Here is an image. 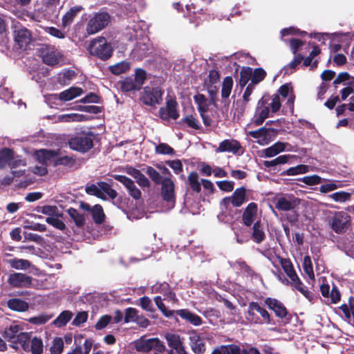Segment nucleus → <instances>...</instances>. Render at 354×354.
I'll use <instances>...</instances> for the list:
<instances>
[{
  "instance_id": "nucleus-1",
  "label": "nucleus",
  "mask_w": 354,
  "mask_h": 354,
  "mask_svg": "<svg viewBox=\"0 0 354 354\" xmlns=\"http://www.w3.org/2000/svg\"><path fill=\"white\" fill-rule=\"evenodd\" d=\"M20 346L26 352H30L32 354H43L44 345L41 338L32 337L30 333L22 334L21 335Z\"/></svg>"
},
{
  "instance_id": "nucleus-2",
  "label": "nucleus",
  "mask_w": 354,
  "mask_h": 354,
  "mask_svg": "<svg viewBox=\"0 0 354 354\" xmlns=\"http://www.w3.org/2000/svg\"><path fill=\"white\" fill-rule=\"evenodd\" d=\"M89 52L102 59H107L111 56L113 49L104 37H100L91 41Z\"/></svg>"
},
{
  "instance_id": "nucleus-3",
  "label": "nucleus",
  "mask_w": 354,
  "mask_h": 354,
  "mask_svg": "<svg viewBox=\"0 0 354 354\" xmlns=\"http://www.w3.org/2000/svg\"><path fill=\"white\" fill-rule=\"evenodd\" d=\"M109 15L106 12L94 14L89 19L86 26L88 35L95 34L104 28L109 22Z\"/></svg>"
},
{
  "instance_id": "nucleus-4",
  "label": "nucleus",
  "mask_w": 354,
  "mask_h": 354,
  "mask_svg": "<svg viewBox=\"0 0 354 354\" xmlns=\"http://www.w3.org/2000/svg\"><path fill=\"white\" fill-rule=\"evenodd\" d=\"M70 147L75 151L85 152L93 147L91 136L86 133H79L68 140Z\"/></svg>"
},
{
  "instance_id": "nucleus-5",
  "label": "nucleus",
  "mask_w": 354,
  "mask_h": 354,
  "mask_svg": "<svg viewBox=\"0 0 354 354\" xmlns=\"http://www.w3.org/2000/svg\"><path fill=\"white\" fill-rule=\"evenodd\" d=\"M162 94L163 92L159 87L146 86L144 88L141 100L147 105L156 106L161 103Z\"/></svg>"
},
{
  "instance_id": "nucleus-6",
  "label": "nucleus",
  "mask_w": 354,
  "mask_h": 354,
  "mask_svg": "<svg viewBox=\"0 0 354 354\" xmlns=\"http://www.w3.org/2000/svg\"><path fill=\"white\" fill-rule=\"evenodd\" d=\"M277 132L274 129L261 127L256 131H248V135L254 138L260 145H266L274 139Z\"/></svg>"
},
{
  "instance_id": "nucleus-7",
  "label": "nucleus",
  "mask_w": 354,
  "mask_h": 354,
  "mask_svg": "<svg viewBox=\"0 0 354 354\" xmlns=\"http://www.w3.org/2000/svg\"><path fill=\"white\" fill-rule=\"evenodd\" d=\"M27 332H23V328L17 324H11L7 327L2 333L3 337L10 342L13 348L17 349V345H20L21 335L28 334Z\"/></svg>"
},
{
  "instance_id": "nucleus-8",
  "label": "nucleus",
  "mask_w": 354,
  "mask_h": 354,
  "mask_svg": "<svg viewBox=\"0 0 354 354\" xmlns=\"http://www.w3.org/2000/svg\"><path fill=\"white\" fill-rule=\"evenodd\" d=\"M161 184V196L167 203L168 209H171L175 205L174 183L171 178H164Z\"/></svg>"
},
{
  "instance_id": "nucleus-9",
  "label": "nucleus",
  "mask_w": 354,
  "mask_h": 354,
  "mask_svg": "<svg viewBox=\"0 0 354 354\" xmlns=\"http://www.w3.org/2000/svg\"><path fill=\"white\" fill-rule=\"evenodd\" d=\"M351 217L345 212H337L335 213L331 222V227L336 233H342L349 227Z\"/></svg>"
},
{
  "instance_id": "nucleus-10",
  "label": "nucleus",
  "mask_w": 354,
  "mask_h": 354,
  "mask_svg": "<svg viewBox=\"0 0 354 354\" xmlns=\"http://www.w3.org/2000/svg\"><path fill=\"white\" fill-rule=\"evenodd\" d=\"M178 103L175 99L171 97L167 98L166 106L161 107L159 110V115L164 120H169L170 119L176 120L179 117L177 110Z\"/></svg>"
},
{
  "instance_id": "nucleus-11",
  "label": "nucleus",
  "mask_w": 354,
  "mask_h": 354,
  "mask_svg": "<svg viewBox=\"0 0 354 354\" xmlns=\"http://www.w3.org/2000/svg\"><path fill=\"white\" fill-rule=\"evenodd\" d=\"M135 348L138 351L148 352L151 349L161 351L165 346L158 338H141L136 342Z\"/></svg>"
},
{
  "instance_id": "nucleus-12",
  "label": "nucleus",
  "mask_w": 354,
  "mask_h": 354,
  "mask_svg": "<svg viewBox=\"0 0 354 354\" xmlns=\"http://www.w3.org/2000/svg\"><path fill=\"white\" fill-rule=\"evenodd\" d=\"M32 281L31 277L21 272L12 273L8 279V283L15 288L30 287Z\"/></svg>"
},
{
  "instance_id": "nucleus-13",
  "label": "nucleus",
  "mask_w": 354,
  "mask_h": 354,
  "mask_svg": "<svg viewBox=\"0 0 354 354\" xmlns=\"http://www.w3.org/2000/svg\"><path fill=\"white\" fill-rule=\"evenodd\" d=\"M124 322H136L140 326L146 328L149 324V321L140 312L133 308H128L125 310Z\"/></svg>"
},
{
  "instance_id": "nucleus-14",
  "label": "nucleus",
  "mask_w": 354,
  "mask_h": 354,
  "mask_svg": "<svg viewBox=\"0 0 354 354\" xmlns=\"http://www.w3.org/2000/svg\"><path fill=\"white\" fill-rule=\"evenodd\" d=\"M113 178L121 183L127 189L129 194L134 199L138 200L141 198V192L136 187L134 182L128 177L122 175H113Z\"/></svg>"
},
{
  "instance_id": "nucleus-15",
  "label": "nucleus",
  "mask_w": 354,
  "mask_h": 354,
  "mask_svg": "<svg viewBox=\"0 0 354 354\" xmlns=\"http://www.w3.org/2000/svg\"><path fill=\"white\" fill-rule=\"evenodd\" d=\"M165 338L169 346L172 348L168 354H187L183 345L182 339L178 335L167 333Z\"/></svg>"
},
{
  "instance_id": "nucleus-16",
  "label": "nucleus",
  "mask_w": 354,
  "mask_h": 354,
  "mask_svg": "<svg viewBox=\"0 0 354 354\" xmlns=\"http://www.w3.org/2000/svg\"><path fill=\"white\" fill-rule=\"evenodd\" d=\"M300 203V199L293 196L280 197L277 198L275 207L279 211H291Z\"/></svg>"
},
{
  "instance_id": "nucleus-17",
  "label": "nucleus",
  "mask_w": 354,
  "mask_h": 354,
  "mask_svg": "<svg viewBox=\"0 0 354 354\" xmlns=\"http://www.w3.org/2000/svg\"><path fill=\"white\" fill-rule=\"evenodd\" d=\"M42 60L49 66L57 64L62 57L61 53L54 47H46L42 49Z\"/></svg>"
},
{
  "instance_id": "nucleus-18",
  "label": "nucleus",
  "mask_w": 354,
  "mask_h": 354,
  "mask_svg": "<svg viewBox=\"0 0 354 354\" xmlns=\"http://www.w3.org/2000/svg\"><path fill=\"white\" fill-rule=\"evenodd\" d=\"M259 101L261 102V104L266 106L269 109V112L271 111L272 113L277 112L281 106V101L278 94H274L271 96L265 95Z\"/></svg>"
},
{
  "instance_id": "nucleus-19",
  "label": "nucleus",
  "mask_w": 354,
  "mask_h": 354,
  "mask_svg": "<svg viewBox=\"0 0 354 354\" xmlns=\"http://www.w3.org/2000/svg\"><path fill=\"white\" fill-rule=\"evenodd\" d=\"M153 292L161 293L165 296L164 299H167L172 302L177 301L175 293L171 290L169 285L166 283H156L151 286Z\"/></svg>"
},
{
  "instance_id": "nucleus-20",
  "label": "nucleus",
  "mask_w": 354,
  "mask_h": 354,
  "mask_svg": "<svg viewBox=\"0 0 354 354\" xmlns=\"http://www.w3.org/2000/svg\"><path fill=\"white\" fill-rule=\"evenodd\" d=\"M255 312L259 313L266 323L268 324L270 322V315L266 309L261 308L259 304L256 302L250 303L248 310V319L251 322L257 323L258 321L254 317Z\"/></svg>"
},
{
  "instance_id": "nucleus-21",
  "label": "nucleus",
  "mask_w": 354,
  "mask_h": 354,
  "mask_svg": "<svg viewBox=\"0 0 354 354\" xmlns=\"http://www.w3.org/2000/svg\"><path fill=\"white\" fill-rule=\"evenodd\" d=\"M269 109L264 105L261 104V102L259 100L251 124L255 126L261 125L266 119L269 117Z\"/></svg>"
},
{
  "instance_id": "nucleus-22",
  "label": "nucleus",
  "mask_w": 354,
  "mask_h": 354,
  "mask_svg": "<svg viewBox=\"0 0 354 354\" xmlns=\"http://www.w3.org/2000/svg\"><path fill=\"white\" fill-rule=\"evenodd\" d=\"M191 346L195 353H203L205 351L204 336L193 331L190 333Z\"/></svg>"
},
{
  "instance_id": "nucleus-23",
  "label": "nucleus",
  "mask_w": 354,
  "mask_h": 354,
  "mask_svg": "<svg viewBox=\"0 0 354 354\" xmlns=\"http://www.w3.org/2000/svg\"><path fill=\"white\" fill-rule=\"evenodd\" d=\"M241 147L239 142L235 140H225L222 141L218 147L216 149V152H230L234 154L239 153Z\"/></svg>"
},
{
  "instance_id": "nucleus-24",
  "label": "nucleus",
  "mask_w": 354,
  "mask_h": 354,
  "mask_svg": "<svg viewBox=\"0 0 354 354\" xmlns=\"http://www.w3.org/2000/svg\"><path fill=\"white\" fill-rule=\"evenodd\" d=\"M290 147V145L287 142H277L272 146L263 149V153L266 158H272L281 152L290 151V149L288 148Z\"/></svg>"
},
{
  "instance_id": "nucleus-25",
  "label": "nucleus",
  "mask_w": 354,
  "mask_h": 354,
  "mask_svg": "<svg viewBox=\"0 0 354 354\" xmlns=\"http://www.w3.org/2000/svg\"><path fill=\"white\" fill-rule=\"evenodd\" d=\"M15 40L20 48H26L30 43L31 36L26 28H19L15 31Z\"/></svg>"
},
{
  "instance_id": "nucleus-26",
  "label": "nucleus",
  "mask_w": 354,
  "mask_h": 354,
  "mask_svg": "<svg viewBox=\"0 0 354 354\" xmlns=\"http://www.w3.org/2000/svg\"><path fill=\"white\" fill-rule=\"evenodd\" d=\"M175 313L180 316L183 319L195 326L202 324L203 322L201 317L187 309L177 310L175 311Z\"/></svg>"
},
{
  "instance_id": "nucleus-27",
  "label": "nucleus",
  "mask_w": 354,
  "mask_h": 354,
  "mask_svg": "<svg viewBox=\"0 0 354 354\" xmlns=\"http://www.w3.org/2000/svg\"><path fill=\"white\" fill-rule=\"evenodd\" d=\"M245 199V189L243 187L236 189L232 197L225 198L223 202L225 204L231 203L234 207H240Z\"/></svg>"
},
{
  "instance_id": "nucleus-28",
  "label": "nucleus",
  "mask_w": 354,
  "mask_h": 354,
  "mask_svg": "<svg viewBox=\"0 0 354 354\" xmlns=\"http://www.w3.org/2000/svg\"><path fill=\"white\" fill-rule=\"evenodd\" d=\"M266 304L269 307L270 309L272 310L275 315L279 317H285L287 315V310L283 304L272 298H267L265 300Z\"/></svg>"
},
{
  "instance_id": "nucleus-29",
  "label": "nucleus",
  "mask_w": 354,
  "mask_h": 354,
  "mask_svg": "<svg viewBox=\"0 0 354 354\" xmlns=\"http://www.w3.org/2000/svg\"><path fill=\"white\" fill-rule=\"evenodd\" d=\"M257 214V205L255 203H250L243 214V222L247 225H251L255 221Z\"/></svg>"
},
{
  "instance_id": "nucleus-30",
  "label": "nucleus",
  "mask_w": 354,
  "mask_h": 354,
  "mask_svg": "<svg viewBox=\"0 0 354 354\" xmlns=\"http://www.w3.org/2000/svg\"><path fill=\"white\" fill-rule=\"evenodd\" d=\"M278 95H281L284 98H288L287 105L289 107L290 111H293V103L295 100V95L292 92V88L290 84L282 85L278 90Z\"/></svg>"
},
{
  "instance_id": "nucleus-31",
  "label": "nucleus",
  "mask_w": 354,
  "mask_h": 354,
  "mask_svg": "<svg viewBox=\"0 0 354 354\" xmlns=\"http://www.w3.org/2000/svg\"><path fill=\"white\" fill-rule=\"evenodd\" d=\"M125 171L127 174L134 178L140 186L147 187L150 185L149 180L140 172V170L132 167H128L125 169Z\"/></svg>"
},
{
  "instance_id": "nucleus-32",
  "label": "nucleus",
  "mask_w": 354,
  "mask_h": 354,
  "mask_svg": "<svg viewBox=\"0 0 354 354\" xmlns=\"http://www.w3.org/2000/svg\"><path fill=\"white\" fill-rule=\"evenodd\" d=\"M84 93L82 88L80 87L72 86L59 94V99L62 101H69L80 96Z\"/></svg>"
},
{
  "instance_id": "nucleus-33",
  "label": "nucleus",
  "mask_w": 354,
  "mask_h": 354,
  "mask_svg": "<svg viewBox=\"0 0 354 354\" xmlns=\"http://www.w3.org/2000/svg\"><path fill=\"white\" fill-rule=\"evenodd\" d=\"M26 165V162L24 159L21 158L20 156L15 155L13 158L10 165L9 166L12 169V174L14 177H20L24 176L26 174V169H19L17 170L18 167H25Z\"/></svg>"
},
{
  "instance_id": "nucleus-34",
  "label": "nucleus",
  "mask_w": 354,
  "mask_h": 354,
  "mask_svg": "<svg viewBox=\"0 0 354 354\" xmlns=\"http://www.w3.org/2000/svg\"><path fill=\"white\" fill-rule=\"evenodd\" d=\"M13 150L4 148L0 151V167L3 168L6 165L10 166L13 158L15 156Z\"/></svg>"
},
{
  "instance_id": "nucleus-35",
  "label": "nucleus",
  "mask_w": 354,
  "mask_h": 354,
  "mask_svg": "<svg viewBox=\"0 0 354 354\" xmlns=\"http://www.w3.org/2000/svg\"><path fill=\"white\" fill-rule=\"evenodd\" d=\"M279 262L290 281H295L298 276L294 270L292 263L289 260L283 258H279Z\"/></svg>"
},
{
  "instance_id": "nucleus-36",
  "label": "nucleus",
  "mask_w": 354,
  "mask_h": 354,
  "mask_svg": "<svg viewBox=\"0 0 354 354\" xmlns=\"http://www.w3.org/2000/svg\"><path fill=\"white\" fill-rule=\"evenodd\" d=\"M149 50V45L145 43H138L131 51V55L133 58L142 59L146 57Z\"/></svg>"
},
{
  "instance_id": "nucleus-37",
  "label": "nucleus",
  "mask_w": 354,
  "mask_h": 354,
  "mask_svg": "<svg viewBox=\"0 0 354 354\" xmlns=\"http://www.w3.org/2000/svg\"><path fill=\"white\" fill-rule=\"evenodd\" d=\"M57 153L52 150L41 149L35 153V157L42 164H46L52 158H55Z\"/></svg>"
},
{
  "instance_id": "nucleus-38",
  "label": "nucleus",
  "mask_w": 354,
  "mask_h": 354,
  "mask_svg": "<svg viewBox=\"0 0 354 354\" xmlns=\"http://www.w3.org/2000/svg\"><path fill=\"white\" fill-rule=\"evenodd\" d=\"M8 306L13 310L24 312L28 310V304L20 299H10L8 301Z\"/></svg>"
},
{
  "instance_id": "nucleus-39",
  "label": "nucleus",
  "mask_w": 354,
  "mask_h": 354,
  "mask_svg": "<svg viewBox=\"0 0 354 354\" xmlns=\"http://www.w3.org/2000/svg\"><path fill=\"white\" fill-rule=\"evenodd\" d=\"M194 102L197 104V108L200 113H207L209 101L203 94H197L194 97Z\"/></svg>"
},
{
  "instance_id": "nucleus-40",
  "label": "nucleus",
  "mask_w": 354,
  "mask_h": 354,
  "mask_svg": "<svg viewBox=\"0 0 354 354\" xmlns=\"http://www.w3.org/2000/svg\"><path fill=\"white\" fill-rule=\"evenodd\" d=\"M131 63L127 61H122L114 65L109 66L110 71L114 75H120L126 73L131 68Z\"/></svg>"
},
{
  "instance_id": "nucleus-41",
  "label": "nucleus",
  "mask_w": 354,
  "mask_h": 354,
  "mask_svg": "<svg viewBox=\"0 0 354 354\" xmlns=\"http://www.w3.org/2000/svg\"><path fill=\"white\" fill-rule=\"evenodd\" d=\"M8 263L11 268L16 270H26L31 266V263L29 261L22 259H11L8 260Z\"/></svg>"
},
{
  "instance_id": "nucleus-42",
  "label": "nucleus",
  "mask_w": 354,
  "mask_h": 354,
  "mask_svg": "<svg viewBox=\"0 0 354 354\" xmlns=\"http://www.w3.org/2000/svg\"><path fill=\"white\" fill-rule=\"evenodd\" d=\"M265 232L260 222L257 221L253 226L252 239L257 243H261L265 239Z\"/></svg>"
},
{
  "instance_id": "nucleus-43",
  "label": "nucleus",
  "mask_w": 354,
  "mask_h": 354,
  "mask_svg": "<svg viewBox=\"0 0 354 354\" xmlns=\"http://www.w3.org/2000/svg\"><path fill=\"white\" fill-rule=\"evenodd\" d=\"M82 10V7L77 6L71 8L62 18V26H69L73 21L77 12Z\"/></svg>"
},
{
  "instance_id": "nucleus-44",
  "label": "nucleus",
  "mask_w": 354,
  "mask_h": 354,
  "mask_svg": "<svg viewBox=\"0 0 354 354\" xmlns=\"http://www.w3.org/2000/svg\"><path fill=\"white\" fill-rule=\"evenodd\" d=\"M64 346V340L60 337H55L52 341V344L50 347V354H61L63 352Z\"/></svg>"
},
{
  "instance_id": "nucleus-45",
  "label": "nucleus",
  "mask_w": 354,
  "mask_h": 354,
  "mask_svg": "<svg viewBox=\"0 0 354 354\" xmlns=\"http://www.w3.org/2000/svg\"><path fill=\"white\" fill-rule=\"evenodd\" d=\"M73 313L69 310L63 311L54 321L53 324L57 327L65 326L72 318Z\"/></svg>"
},
{
  "instance_id": "nucleus-46",
  "label": "nucleus",
  "mask_w": 354,
  "mask_h": 354,
  "mask_svg": "<svg viewBox=\"0 0 354 354\" xmlns=\"http://www.w3.org/2000/svg\"><path fill=\"white\" fill-rule=\"evenodd\" d=\"M310 171V167L306 165H299L295 167H290L283 173L288 176H295L304 174Z\"/></svg>"
},
{
  "instance_id": "nucleus-47",
  "label": "nucleus",
  "mask_w": 354,
  "mask_h": 354,
  "mask_svg": "<svg viewBox=\"0 0 354 354\" xmlns=\"http://www.w3.org/2000/svg\"><path fill=\"white\" fill-rule=\"evenodd\" d=\"M233 80L231 77H226L223 81L221 88V96L223 98H227L232 91Z\"/></svg>"
},
{
  "instance_id": "nucleus-48",
  "label": "nucleus",
  "mask_w": 354,
  "mask_h": 354,
  "mask_svg": "<svg viewBox=\"0 0 354 354\" xmlns=\"http://www.w3.org/2000/svg\"><path fill=\"white\" fill-rule=\"evenodd\" d=\"M212 354H241L240 348L234 345L230 346H221L215 349Z\"/></svg>"
},
{
  "instance_id": "nucleus-49",
  "label": "nucleus",
  "mask_w": 354,
  "mask_h": 354,
  "mask_svg": "<svg viewBox=\"0 0 354 354\" xmlns=\"http://www.w3.org/2000/svg\"><path fill=\"white\" fill-rule=\"evenodd\" d=\"M134 80L132 77H126L121 82V88L123 91H131L136 90H140V88L135 84Z\"/></svg>"
},
{
  "instance_id": "nucleus-50",
  "label": "nucleus",
  "mask_w": 354,
  "mask_h": 354,
  "mask_svg": "<svg viewBox=\"0 0 354 354\" xmlns=\"http://www.w3.org/2000/svg\"><path fill=\"white\" fill-rule=\"evenodd\" d=\"M266 71L259 68H256L255 70H252V75H251V83L254 86L261 82L266 77Z\"/></svg>"
},
{
  "instance_id": "nucleus-51",
  "label": "nucleus",
  "mask_w": 354,
  "mask_h": 354,
  "mask_svg": "<svg viewBox=\"0 0 354 354\" xmlns=\"http://www.w3.org/2000/svg\"><path fill=\"white\" fill-rule=\"evenodd\" d=\"M59 118L63 122H81L86 120L85 115L79 113L64 114L60 115Z\"/></svg>"
},
{
  "instance_id": "nucleus-52",
  "label": "nucleus",
  "mask_w": 354,
  "mask_h": 354,
  "mask_svg": "<svg viewBox=\"0 0 354 354\" xmlns=\"http://www.w3.org/2000/svg\"><path fill=\"white\" fill-rule=\"evenodd\" d=\"M68 214L77 226H82L84 225V216L83 214H80L77 210L74 208H69Z\"/></svg>"
},
{
  "instance_id": "nucleus-53",
  "label": "nucleus",
  "mask_w": 354,
  "mask_h": 354,
  "mask_svg": "<svg viewBox=\"0 0 354 354\" xmlns=\"http://www.w3.org/2000/svg\"><path fill=\"white\" fill-rule=\"evenodd\" d=\"M303 268L305 273L310 279L315 278V274L313 269V263L309 256H305L303 260Z\"/></svg>"
},
{
  "instance_id": "nucleus-54",
  "label": "nucleus",
  "mask_w": 354,
  "mask_h": 354,
  "mask_svg": "<svg viewBox=\"0 0 354 354\" xmlns=\"http://www.w3.org/2000/svg\"><path fill=\"white\" fill-rule=\"evenodd\" d=\"M147 77V73L144 69L136 68L135 70V77L133 78L135 84L140 88L145 83Z\"/></svg>"
},
{
  "instance_id": "nucleus-55",
  "label": "nucleus",
  "mask_w": 354,
  "mask_h": 354,
  "mask_svg": "<svg viewBox=\"0 0 354 354\" xmlns=\"http://www.w3.org/2000/svg\"><path fill=\"white\" fill-rule=\"evenodd\" d=\"M252 68L250 67L244 68L241 71L239 84L241 87H244L251 79Z\"/></svg>"
},
{
  "instance_id": "nucleus-56",
  "label": "nucleus",
  "mask_w": 354,
  "mask_h": 354,
  "mask_svg": "<svg viewBox=\"0 0 354 354\" xmlns=\"http://www.w3.org/2000/svg\"><path fill=\"white\" fill-rule=\"evenodd\" d=\"M154 301L158 308L162 313V314L165 317H170L175 313V311L167 309V308L165 307V304L162 302V298L160 296L156 297L154 298Z\"/></svg>"
},
{
  "instance_id": "nucleus-57",
  "label": "nucleus",
  "mask_w": 354,
  "mask_h": 354,
  "mask_svg": "<svg viewBox=\"0 0 354 354\" xmlns=\"http://www.w3.org/2000/svg\"><path fill=\"white\" fill-rule=\"evenodd\" d=\"M92 214L94 221L96 223H101L104 218V214L102 207L100 205H95L92 208Z\"/></svg>"
},
{
  "instance_id": "nucleus-58",
  "label": "nucleus",
  "mask_w": 354,
  "mask_h": 354,
  "mask_svg": "<svg viewBox=\"0 0 354 354\" xmlns=\"http://www.w3.org/2000/svg\"><path fill=\"white\" fill-rule=\"evenodd\" d=\"M188 180L191 188L197 192L201 191V183L198 181V176L196 172H192L188 176Z\"/></svg>"
},
{
  "instance_id": "nucleus-59",
  "label": "nucleus",
  "mask_w": 354,
  "mask_h": 354,
  "mask_svg": "<svg viewBox=\"0 0 354 354\" xmlns=\"http://www.w3.org/2000/svg\"><path fill=\"white\" fill-rule=\"evenodd\" d=\"M291 284L306 298L310 299V294L307 288L303 285L299 277L295 281H292Z\"/></svg>"
},
{
  "instance_id": "nucleus-60",
  "label": "nucleus",
  "mask_w": 354,
  "mask_h": 354,
  "mask_svg": "<svg viewBox=\"0 0 354 354\" xmlns=\"http://www.w3.org/2000/svg\"><path fill=\"white\" fill-rule=\"evenodd\" d=\"M329 197L335 202L343 203L349 200L351 194L345 192H337L329 195Z\"/></svg>"
},
{
  "instance_id": "nucleus-61",
  "label": "nucleus",
  "mask_w": 354,
  "mask_h": 354,
  "mask_svg": "<svg viewBox=\"0 0 354 354\" xmlns=\"http://www.w3.org/2000/svg\"><path fill=\"white\" fill-rule=\"evenodd\" d=\"M145 172L156 184H160L162 183V179L160 174L153 167H147Z\"/></svg>"
},
{
  "instance_id": "nucleus-62",
  "label": "nucleus",
  "mask_w": 354,
  "mask_h": 354,
  "mask_svg": "<svg viewBox=\"0 0 354 354\" xmlns=\"http://www.w3.org/2000/svg\"><path fill=\"white\" fill-rule=\"evenodd\" d=\"M156 152L160 154L172 155L174 153V150L167 144L160 143L156 146Z\"/></svg>"
},
{
  "instance_id": "nucleus-63",
  "label": "nucleus",
  "mask_w": 354,
  "mask_h": 354,
  "mask_svg": "<svg viewBox=\"0 0 354 354\" xmlns=\"http://www.w3.org/2000/svg\"><path fill=\"white\" fill-rule=\"evenodd\" d=\"M299 180L308 185H315L321 183L322 178L317 175H312L304 176Z\"/></svg>"
},
{
  "instance_id": "nucleus-64",
  "label": "nucleus",
  "mask_w": 354,
  "mask_h": 354,
  "mask_svg": "<svg viewBox=\"0 0 354 354\" xmlns=\"http://www.w3.org/2000/svg\"><path fill=\"white\" fill-rule=\"evenodd\" d=\"M340 308L347 318L354 316V299H350L348 305L344 304Z\"/></svg>"
}]
</instances>
